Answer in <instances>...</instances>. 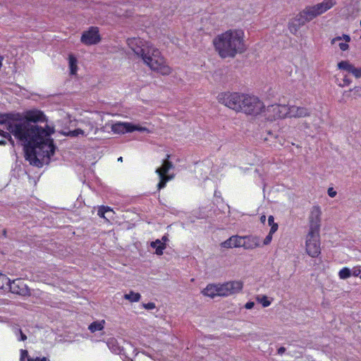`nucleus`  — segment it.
<instances>
[{
  "instance_id": "11",
  "label": "nucleus",
  "mask_w": 361,
  "mask_h": 361,
  "mask_svg": "<svg viewBox=\"0 0 361 361\" xmlns=\"http://www.w3.org/2000/svg\"><path fill=\"white\" fill-rule=\"evenodd\" d=\"M218 285V296L226 297L239 293L243 286L240 281H232Z\"/></svg>"
},
{
  "instance_id": "36",
  "label": "nucleus",
  "mask_w": 361,
  "mask_h": 361,
  "mask_svg": "<svg viewBox=\"0 0 361 361\" xmlns=\"http://www.w3.org/2000/svg\"><path fill=\"white\" fill-rule=\"evenodd\" d=\"M86 127H87V128L85 130V134H87V135L90 133V132L93 130L94 128H95V133L97 132V128H95L94 125L91 122H87L86 123Z\"/></svg>"
},
{
  "instance_id": "5",
  "label": "nucleus",
  "mask_w": 361,
  "mask_h": 361,
  "mask_svg": "<svg viewBox=\"0 0 361 361\" xmlns=\"http://www.w3.org/2000/svg\"><path fill=\"white\" fill-rule=\"evenodd\" d=\"M245 94L237 92H223L218 95L219 102L235 111H241Z\"/></svg>"
},
{
  "instance_id": "13",
  "label": "nucleus",
  "mask_w": 361,
  "mask_h": 361,
  "mask_svg": "<svg viewBox=\"0 0 361 361\" xmlns=\"http://www.w3.org/2000/svg\"><path fill=\"white\" fill-rule=\"evenodd\" d=\"M322 210L320 207L313 206L308 216L309 231L308 233H319L321 227Z\"/></svg>"
},
{
  "instance_id": "26",
  "label": "nucleus",
  "mask_w": 361,
  "mask_h": 361,
  "mask_svg": "<svg viewBox=\"0 0 361 361\" xmlns=\"http://www.w3.org/2000/svg\"><path fill=\"white\" fill-rule=\"evenodd\" d=\"M107 345L109 349L115 354H119L121 352V349L118 346L117 341L115 338H109L107 341Z\"/></svg>"
},
{
  "instance_id": "43",
  "label": "nucleus",
  "mask_w": 361,
  "mask_h": 361,
  "mask_svg": "<svg viewBox=\"0 0 361 361\" xmlns=\"http://www.w3.org/2000/svg\"><path fill=\"white\" fill-rule=\"evenodd\" d=\"M271 229L269 231V233L271 235H273L278 229V224H273L270 226Z\"/></svg>"
},
{
  "instance_id": "30",
  "label": "nucleus",
  "mask_w": 361,
  "mask_h": 361,
  "mask_svg": "<svg viewBox=\"0 0 361 361\" xmlns=\"http://www.w3.org/2000/svg\"><path fill=\"white\" fill-rule=\"evenodd\" d=\"M63 135L66 136H69L71 137H78L79 135H85L87 136V134H85V130H82L80 128H78L73 130H69L67 133H64Z\"/></svg>"
},
{
  "instance_id": "18",
  "label": "nucleus",
  "mask_w": 361,
  "mask_h": 361,
  "mask_svg": "<svg viewBox=\"0 0 361 361\" xmlns=\"http://www.w3.org/2000/svg\"><path fill=\"white\" fill-rule=\"evenodd\" d=\"M8 289L15 294L27 295L30 294V290L27 285L20 279L11 281Z\"/></svg>"
},
{
  "instance_id": "40",
  "label": "nucleus",
  "mask_w": 361,
  "mask_h": 361,
  "mask_svg": "<svg viewBox=\"0 0 361 361\" xmlns=\"http://www.w3.org/2000/svg\"><path fill=\"white\" fill-rule=\"evenodd\" d=\"M327 193L329 197H334L336 195L337 192L333 188H329Z\"/></svg>"
},
{
  "instance_id": "34",
  "label": "nucleus",
  "mask_w": 361,
  "mask_h": 361,
  "mask_svg": "<svg viewBox=\"0 0 361 361\" xmlns=\"http://www.w3.org/2000/svg\"><path fill=\"white\" fill-rule=\"evenodd\" d=\"M14 334L18 338V341H25L27 340V336L25 334H23L22 330L18 327H15L13 329Z\"/></svg>"
},
{
  "instance_id": "38",
  "label": "nucleus",
  "mask_w": 361,
  "mask_h": 361,
  "mask_svg": "<svg viewBox=\"0 0 361 361\" xmlns=\"http://www.w3.org/2000/svg\"><path fill=\"white\" fill-rule=\"evenodd\" d=\"M351 270V276H360L361 273L360 267H355Z\"/></svg>"
},
{
  "instance_id": "25",
  "label": "nucleus",
  "mask_w": 361,
  "mask_h": 361,
  "mask_svg": "<svg viewBox=\"0 0 361 361\" xmlns=\"http://www.w3.org/2000/svg\"><path fill=\"white\" fill-rule=\"evenodd\" d=\"M104 324H105L104 320L94 322L89 325L88 329L92 333H94L95 331H101L104 329Z\"/></svg>"
},
{
  "instance_id": "17",
  "label": "nucleus",
  "mask_w": 361,
  "mask_h": 361,
  "mask_svg": "<svg viewBox=\"0 0 361 361\" xmlns=\"http://www.w3.org/2000/svg\"><path fill=\"white\" fill-rule=\"evenodd\" d=\"M336 0H324L321 3H319L314 6H310L309 7L311 11L312 12L314 18H316L317 16L322 15V13L329 11L334 5H336Z\"/></svg>"
},
{
  "instance_id": "50",
  "label": "nucleus",
  "mask_w": 361,
  "mask_h": 361,
  "mask_svg": "<svg viewBox=\"0 0 361 361\" xmlns=\"http://www.w3.org/2000/svg\"><path fill=\"white\" fill-rule=\"evenodd\" d=\"M260 219H261V221L262 223H264L265 221V220H266V216H262Z\"/></svg>"
},
{
  "instance_id": "12",
  "label": "nucleus",
  "mask_w": 361,
  "mask_h": 361,
  "mask_svg": "<svg viewBox=\"0 0 361 361\" xmlns=\"http://www.w3.org/2000/svg\"><path fill=\"white\" fill-rule=\"evenodd\" d=\"M111 130L116 134L132 133L135 130L149 133L147 128L128 122H117L111 126Z\"/></svg>"
},
{
  "instance_id": "14",
  "label": "nucleus",
  "mask_w": 361,
  "mask_h": 361,
  "mask_svg": "<svg viewBox=\"0 0 361 361\" xmlns=\"http://www.w3.org/2000/svg\"><path fill=\"white\" fill-rule=\"evenodd\" d=\"M173 167L172 162L169 160L164 159L162 166L156 169V173L159 177V182L157 184L158 190H161L166 186V183L171 178L167 176L166 173Z\"/></svg>"
},
{
  "instance_id": "39",
  "label": "nucleus",
  "mask_w": 361,
  "mask_h": 361,
  "mask_svg": "<svg viewBox=\"0 0 361 361\" xmlns=\"http://www.w3.org/2000/svg\"><path fill=\"white\" fill-rule=\"evenodd\" d=\"M272 235H271L270 233H269L267 235V237L265 238V239L264 240L263 245H267L270 244V243L271 242V240H272Z\"/></svg>"
},
{
  "instance_id": "51",
  "label": "nucleus",
  "mask_w": 361,
  "mask_h": 361,
  "mask_svg": "<svg viewBox=\"0 0 361 361\" xmlns=\"http://www.w3.org/2000/svg\"><path fill=\"white\" fill-rule=\"evenodd\" d=\"M170 157H171V156H170V154H166V159H165L169 160V159L170 158Z\"/></svg>"
},
{
  "instance_id": "48",
  "label": "nucleus",
  "mask_w": 361,
  "mask_h": 361,
  "mask_svg": "<svg viewBox=\"0 0 361 361\" xmlns=\"http://www.w3.org/2000/svg\"><path fill=\"white\" fill-rule=\"evenodd\" d=\"M285 350H286V348L284 347L279 348L278 350L279 354H282L283 353L285 352Z\"/></svg>"
},
{
  "instance_id": "29",
  "label": "nucleus",
  "mask_w": 361,
  "mask_h": 361,
  "mask_svg": "<svg viewBox=\"0 0 361 361\" xmlns=\"http://www.w3.org/2000/svg\"><path fill=\"white\" fill-rule=\"evenodd\" d=\"M11 135H12V133H11L9 130L8 133L3 132V133H0V145H6L8 140L10 141L12 145H13L14 141L12 140Z\"/></svg>"
},
{
  "instance_id": "2",
  "label": "nucleus",
  "mask_w": 361,
  "mask_h": 361,
  "mask_svg": "<svg viewBox=\"0 0 361 361\" xmlns=\"http://www.w3.org/2000/svg\"><path fill=\"white\" fill-rule=\"evenodd\" d=\"M245 32L242 29H229L217 35L212 41L215 51L221 59H233L245 52L247 46Z\"/></svg>"
},
{
  "instance_id": "28",
  "label": "nucleus",
  "mask_w": 361,
  "mask_h": 361,
  "mask_svg": "<svg viewBox=\"0 0 361 361\" xmlns=\"http://www.w3.org/2000/svg\"><path fill=\"white\" fill-rule=\"evenodd\" d=\"M68 62H69L71 74H72V75L75 74L77 72V59H76V58L72 54L69 55Z\"/></svg>"
},
{
  "instance_id": "54",
  "label": "nucleus",
  "mask_w": 361,
  "mask_h": 361,
  "mask_svg": "<svg viewBox=\"0 0 361 361\" xmlns=\"http://www.w3.org/2000/svg\"><path fill=\"white\" fill-rule=\"evenodd\" d=\"M3 132L4 131L0 129V133H3Z\"/></svg>"
},
{
  "instance_id": "21",
  "label": "nucleus",
  "mask_w": 361,
  "mask_h": 361,
  "mask_svg": "<svg viewBox=\"0 0 361 361\" xmlns=\"http://www.w3.org/2000/svg\"><path fill=\"white\" fill-rule=\"evenodd\" d=\"M344 40L345 42H340L338 44V47L341 51H347L349 49V44L348 42L351 41V38L350 35L343 34L341 36H338L334 38H333L331 41V44H334L338 41Z\"/></svg>"
},
{
  "instance_id": "19",
  "label": "nucleus",
  "mask_w": 361,
  "mask_h": 361,
  "mask_svg": "<svg viewBox=\"0 0 361 361\" xmlns=\"http://www.w3.org/2000/svg\"><path fill=\"white\" fill-rule=\"evenodd\" d=\"M242 247L245 250H253L261 245L260 239L257 236H242Z\"/></svg>"
},
{
  "instance_id": "3",
  "label": "nucleus",
  "mask_w": 361,
  "mask_h": 361,
  "mask_svg": "<svg viewBox=\"0 0 361 361\" xmlns=\"http://www.w3.org/2000/svg\"><path fill=\"white\" fill-rule=\"evenodd\" d=\"M141 59L152 71L162 75H169L172 73V68L169 66L160 51L154 45L148 47Z\"/></svg>"
},
{
  "instance_id": "7",
  "label": "nucleus",
  "mask_w": 361,
  "mask_h": 361,
  "mask_svg": "<svg viewBox=\"0 0 361 361\" xmlns=\"http://www.w3.org/2000/svg\"><path fill=\"white\" fill-rule=\"evenodd\" d=\"M314 18V16L310 7L306 6L289 23L288 29L292 34L295 35L301 26Z\"/></svg>"
},
{
  "instance_id": "42",
  "label": "nucleus",
  "mask_w": 361,
  "mask_h": 361,
  "mask_svg": "<svg viewBox=\"0 0 361 361\" xmlns=\"http://www.w3.org/2000/svg\"><path fill=\"white\" fill-rule=\"evenodd\" d=\"M27 361H49L47 357H39L35 358L28 357Z\"/></svg>"
},
{
  "instance_id": "37",
  "label": "nucleus",
  "mask_w": 361,
  "mask_h": 361,
  "mask_svg": "<svg viewBox=\"0 0 361 361\" xmlns=\"http://www.w3.org/2000/svg\"><path fill=\"white\" fill-rule=\"evenodd\" d=\"M28 357H30L29 355H28V352L27 350H23V349H21L20 350V361H25V359L27 360Z\"/></svg>"
},
{
  "instance_id": "15",
  "label": "nucleus",
  "mask_w": 361,
  "mask_h": 361,
  "mask_svg": "<svg viewBox=\"0 0 361 361\" xmlns=\"http://www.w3.org/2000/svg\"><path fill=\"white\" fill-rule=\"evenodd\" d=\"M80 41L85 45H93L101 41V37L97 27H90L87 30L83 32Z\"/></svg>"
},
{
  "instance_id": "8",
  "label": "nucleus",
  "mask_w": 361,
  "mask_h": 361,
  "mask_svg": "<svg viewBox=\"0 0 361 361\" xmlns=\"http://www.w3.org/2000/svg\"><path fill=\"white\" fill-rule=\"evenodd\" d=\"M286 104H274L264 107L263 110L264 118L269 121L286 118Z\"/></svg>"
},
{
  "instance_id": "16",
  "label": "nucleus",
  "mask_w": 361,
  "mask_h": 361,
  "mask_svg": "<svg viewBox=\"0 0 361 361\" xmlns=\"http://www.w3.org/2000/svg\"><path fill=\"white\" fill-rule=\"evenodd\" d=\"M286 118H301L310 116V110L305 106H298L295 105H286Z\"/></svg>"
},
{
  "instance_id": "46",
  "label": "nucleus",
  "mask_w": 361,
  "mask_h": 361,
  "mask_svg": "<svg viewBox=\"0 0 361 361\" xmlns=\"http://www.w3.org/2000/svg\"><path fill=\"white\" fill-rule=\"evenodd\" d=\"M274 218L273 216H269L268 217V224H269V226L272 225L273 224H275L274 222Z\"/></svg>"
},
{
  "instance_id": "9",
  "label": "nucleus",
  "mask_w": 361,
  "mask_h": 361,
  "mask_svg": "<svg viewBox=\"0 0 361 361\" xmlns=\"http://www.w3.org/2000/svg\"><path fill=\"white\" fill-rule=\"evenodd\" d=\"M306 252L312 257H317L320 254L319 233H307L306 237Z\"/></svg>"
},
{
  "instance_id": "22",
  "label": "nucleus",
  "mask_w": 361,
  "mask_h": 361,
  "mask_svg": "<svg viewBox=\"0 0 361 361\" xmlns=\"http://www.w3.org/2000/svg\"><path fill=\"white\" fill-rule=\"evenodd\" d=\"M202 293L207 296L210 298H214L218 296V285L217 284H209L202 291Z\"/></svg>"
},
{
  "instance_id": "33",
  "label": "nucleus",
  "mask_w": 361,
  "mask_h": 361,
  "mask_svg": "<svg viewBox=\"0 0 361 361\" xmlns=\"http://www.w3.org/2000/svg\"><path fill=\"white\" fill-rule=\"evenodd\" d=\"M256 300L258 302L261 303L264 307H269L271 305V301L269 300L268 298L266 295H259L256 297Z\"/></svg>"
},
{
  "instance_id": "52",
  "label": "nucleus",
  "mask_w": 361,
  "mask_h": 361,
  "mask_svg": "<svg viewBox=\"0 0 361 361\" xmlns=\"http://www.w3.org/2000/svg\"><path fill=\"white\" fill-rule=\"evenodd\" d=\"M118 161H123V157H120L118 159Z\"/></svg>"
},
{
  "instance_id": "23",
  "label": "nucleus",
  "mask_w": 361,
  "mask_h": 361,
  "mask_svg": "<svg viewBox=\"0 0 361 361\" xmlns=\"http://www.w3.org/2000/svg\"><path fill=\"white\" fill-rule=\"evenodd\" d=\"M113 210L109 207L102 206L99 208L97 214L99 216L106 220L113 218Z\"/></svg>"
},
{
  "instance_id": "32",
  "label": "nucleus",
  "mask_w": 361,
  "mask_h": 361,
  "mask_svg": "<svg viewBox=\"0 0 361 361\" xmlns=\"http://www.w3.org/2000/svg\"><path fill=\"white\" fill-rule=\"evenodd\" d=\"M351 270L348 267H343L338 272V276L341 279H347L351 276Z\"/></svg>"
},
{
  "instance_id": "55",
  "label": "nucleus",
  "mask_w": 361,
  "mask_h": 361,
  "mask_svg": "<svg viewBox=\"0 0 361 361\" xmlns=\"http://www.w3.org/2000/svg\"><path fill=\"white\" fill-rule=\"evenodd\" d=\"M359 277H360V279H361V274L360 275V276H359Z\"/></svg>"
},
{
  "instance_id": "45",
  "label": "nucleus",
  "mask_w": 361,
  "mask_h": 361,
  "mask_svg": "<svg viewBox=\"0 0 361 361\" xmlns=\"http://www.w3.org/2000/svg\"><path fill=\"white\" fill-rule=\"evenodd\" d=\"M255 306V302H247L245 305V307L247 309V310H250L252 308H253V307Z\"/></svg>"
},
{
  "instance_id": "44",
  "label": "nucleus",
  "mask_w": 361,
  "mask_h": 361,
  "mask_svg": "<svg viewBox=\"0 0 361 361\" xmlns=\"http://www.w3.org/2000/svg\"><path fill=\"white\" fill-rule=\"evenodd\" d=\"M271 229L269 231V233L271 235H273L278 229V224H273L270 226Z\"/></svg>"
},
{
  "instance_id": "27",
  "label": "nucleus",
  "mask_w": 361,
  "mask_h": 361,
  "mask_svg": "<svg viewBox=\"0 0 361 361\" xmlns=\"http://www.w3.org/2000/svg\"><path fill=\"white\" fill-rule=\"evenodd\" d=\"M123 298L126 300H129L131 302H138L140 300L141 295L138 293H135L133 291H130L129 293L125 294Z\"/></svg>"
},
{
  "instance_id": "24",
  "label": "nucleus",
  "mask_w": 361,
  "mask_h": 361,
  "mask_svg": "<svg viewBox=\"0 0 361 361\" xmlns=\"http://www.w3.org/2000/svg\"><path fill=\"white\" fill-rule=\"evenodd\" d=\"M151 247L155 249V254L157 255H163L164 250L166 248V244H164L161 240L157 239L155 241H153L150 244Z\"/></svg>"
},
{
  "instance_id": "41",
  "label": "nucleus",
  "mask_w": 361,
  "mask_h": 361,
  "mask_svg": "<svg viewBox=\"0 0 361 361\" xmlns=\"http://www.w3.org/2000/svg\"><path fill=\"white\" fill-rule=\"evenodd\" d=\"M143 307L146 310H154L156 307L155 304L154 302H148L146 304H143Z\"/></svg>"
},
{
  "instance_id": "10",
  "label": "nucleus",
  "mask_w": 361,
  "mask_h": 361,
  "mask_svg": "<svg viewBox=\"0 0 361 361\" xmlns=\"http://www.w3.org/2000/svg\"><path fill=\"white\" fill-rule=\"evenodd\" d=\"M128 47L134 52L135 55L142 58L148 49L149 46L153 44L149 42L145 41L140 37H130L127 39Z\"/></svg>"
},
{
  "instance_id": "20",
  "label": "nucleus",
  "mask_w": 361,
  "mask_h": 361,
  "mask_svg": "<svg viewBox=\"0 0 361 361\" xmlns=\"http://www.w3.org/2000/svg\"><path fill=\"white\" fill-rule=\"evenodd\" d=\"M242 236L233 235L221 243V245L224 248L240 247H242Z\"/></svg>"
},
{
  "instance_id": "1",
  "label": "nucleus",
  "mask_w": 361,
  "mask_h": 361,
  "mask_svg": "<svg viewBox=\"0 0 361 361\" xmlns=\"http://www.w3.org/2000/svg\"><path fill=\"white\" fill-rule=\"evenodd\" d=\"M45 121L44 113L35 109L27 111L24 116L13 114L8 121V130L23 146L26 159L37 166L42 165L44 158L50 159L55 151L53 140L50 138L53 128L32 123Z\"/></svg>"
},
{
  "instance_id": "53",
  "label": "nucleus",
  "mask_w": 361,
  "mask_h": 361,
  "mask_svg": "<svg viewBox=\"0 0 361 361\" xmlns=\"http://www.w3.org/2000/svg\"><path fill=\"white\" fill-rule=\"evenodd\" d=\"M1 64H2V58L0 57V67L1 66Z\"/></svg>"
},
{
  "instance_id": "47",
  "label": "nucleus",
  "mask_w": 361,
  "mask_h": 361,
  "mask_svg": "<svg viewBox=\"0 0 361 361\" xmlns=\"http://www.w3.org/2000/svg\"><path fill=\"white\" fill-rule=\"evenodd\" d=\"M360 90V87H355L353 89H350V91L355 90L356 92H357V97H360V94L359 93Z\"/></svg>"
},
{
  "instance_id": "6",
  "label": "nucleus",
  "mask_w": 361,
  "mask_h": 361,
  "mask_svg": "<svg viewBox=\"0 0 361 361\" xmlns=\"http://www.w3.org/2000/svg\"><path fill=\"white\" fill-rule=\"evenodd\" d=\"M264 103L257 97L245 94L242 111L246 114L256 116L263 112Z\"/></svg>"
},
{
  "instance_id": "4",
  "label": "nucleus",
  "mask_w": 361,
  "mask_h": 361,
  "mask_svg": "<svg viewBox=\"0 0 361 361\" xmlns=\"http://www.w3.org/2000/svg\"><path fill=\"white\" fill-rule=\"evenodd\" d=\"M337 68L341 71L342 78L340 80L337 76L336 82L341 87H347L352 83V80L347 73L352 74L356 79L361 78V68L355 67L349 61L345 60L338 62Z\"/></svg>"
},
{
  "instance_id": "49",
  "label": "nucleus",
  "mask_w": 361,
  "mask_h": 361,
  "mask_svg": "<svg viewBox=\"0 0 361 361\" xmlns=\"http://www.w3.org/2000/svg\"><path fill=\"white\" fill-rule=\"evenodd\" d=\"M161 242H163V243L165 244V243H166V241H168V238H167V236H166V235H164V236L162 237V238H161Z\"/></svg>"
},
{
  "instance_id": "31",
  "label": "nucleus",
  "mask_w": 361,
  "mask_h": 361,
  "mask_svg": "<svg viewBox=\"0 0 361 361\" xmlns=\"http://www.w3.org/2000/svg\"><path fill=\"white\" fill-rule=\"evenodd\" d=\"M11 280L4 274L0 273V288H8Z\"/></svg>"
},
{
  "instance_id": "35",
  "label": "nucleus",
  "mask_w": 361,
  "mask_h": 361,
  "mask_svg": "<svg viewBox=\"0 0 361 361\" xmlns=\"http://www.w3.org/2000/svg\"><path fill=\"white\" fill-rule=\"evenodd\" d=\"M12 118V115L0 114V123H6V128L8 129V121Z\"/></svg>"
}]
</instances>
